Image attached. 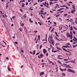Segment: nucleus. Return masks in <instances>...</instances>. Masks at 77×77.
Here are the masks:
<instances>
[{
	"mask_svg": "<svg viewBox=\"0 0 77 77\" xmlns=\"http://www.w3.org/2000/svg\"><path fill=\"white\" fill-rule=\"evenodd\" d=\"M57 40L59 41H60V40H61V41H66V40H63L62 39H60V40H59V39H57Z\"/></svg>",
	"mask_w": 77,
	"mask_h": 77,
	"instance_id": "obj_18",
	"label": "nucleus"
},
{
	"mask_svg": "<svg viewBox=\"0 0 77 77\" xmlns=\"http://www.w3.org/2000/svg\"><path fill=\"white\" fill-rule=\"evenodd\" d=\"M67 71H68V72H72L73 73H75V71L70 69H68Z\"/></svg>",
	"mask_w": 77,
	"mask_h": 77,
	"instance_id": "obj_2",
	"label": "nucleus"
},
{
	"mask_svg": "<svg viewBox=\"0 0 77 77\" xmlns=\"http://www.w3.org/2000/svg\"><path fill=\"white\" fill-rule=\"evenodd\" d=\"M2 42H4V43H5V45H7V44H6V43L5 42V41H2Z\"/></svg>",
	"mask_w": 77,
	"mask_h": 77,
	"instance_id": "obj_29",
	"label": "nucleus"
},
{
	"mask_svg": "<svg viewBox=\"0 0 77 77\" xmlns=\"http://www.w3.org/2000/svg\"><path fill=\"white\" fill-rule=\"evenodd\" d=\"M76 10L75 9L74 10V9H72V11H73V12H75V11Z\"/></svg>",
	"mask_w": 77,
	"mask_h": 77,
	"instance_id": "obj_40",
	"label": "nucleus"
},
{
	"mask_svg": "<svg viewBox=\"0 0 77 77\" xmlns=\"http://www.w3.org/2000/svg\"><path fill=\"white\" fill-rule=\"evenodd\" d=\"M69 3H71V4H72V2H71V1H70L69 2Z\"/></svg>",
	"mask_w": 77,
	"mask_h": 77,
	"instance_id": "obj_52",
	"label": "nucleus"
},
{
	"mask_svg": "<svg viewBox=\"0 0 77 77\" xmlns=\"http://www.w3.org/2000/svg\"><path fill=\"white\" fill-rule=\"evenodd\" d=\"M40 35H38V39H40Z\"/></svg>",
	"mask_w": 77,
	"mask_h": 77,
	"instance_id": "obj_36",
	"label": "nucleus"
},
{
	"mask_svg": "<svg viewBox=\"0 0 77 77\" xmlns=\"http://www.w3.org/2000/svg\"><path fill=\"white\" fill-rule=\"evenodd\" d=\"M67 15H68V14H64V17H66V16H67Z\"/></svg>",
	"mask_w": 77,
	"mask_h": 77,
	"instance_id": "obj_25",
	"label": "nucleus"
},
{
	"mask_svg": "<svg viewBox=\"0 0 77 77\" xmlns=\"http://www.w3.org/2000/svg\"><path fill=\"white\" fill-rule=\"evenodd\" d=\"M43 11H43V10H41L40 11V12H41V13H42Z\"/></svg>",
	"mask_w": 77,
	"mask_h": 77,
	"instance_id": "obj_58",
	"label": "nucleus"
},
{
	"mask_svg": "<svg viewBox=\"0 0 77 77\" xmlns=\"http://www.w3.org/2000/svg\"><path fill=\"white\" fill-rule=\"evenodd\" d=\"M49 38L50 39H53V37H52V35H51L49 37Z\"/></svg>",
	"mask_w": 77,
	"mask_h": 77,
	"instance_id": "obj_12",
	"label": "nucleus"
},
{
	"mask_svg": "<svg viewBox=\"0 0 77 77\" xmlns=\"http://www.w3.org/2000/svg\"><path fill=\"white\" fill-rule=\"evenodd\" d=\"M48 41L49 42H50H50L53 45H54V42H53V39H48Z\"/></svg>",
	"mask_w": 77,
	"mask_h": 77,
	"instance_id": "obj_3",
	"label": "nucleus"
},
{
	"mask_svg": "<svg viewBox=\"0 0 77 77\" xmlns=\"http://www.w3.org/2000/svg\"><path fill=\"white\" fill-rule=\"evenodd\" d=\"M52 65H54V64L53 62H52Z\"/></svg>",
	"mask_w": 77,
	"mask_h": 77,
	"instance_id": "obj_55",
	"label": "nucleus"
},
{
	"mask_svg": "<svg viewBox=\"0 0 77 77\" xmlns=\"http://www.w3.org/2000/svg\"><path fill=\"white\" fill-rule=\"evenodd\" d=\"M59 30H61V29H62V27H61L60 28V27L59 26Z\"/></svg>",
	"mask_w": 77,
	"mask_h": 77,
	"instance_id": "obj_38",
	"label": "nucleus"
},
{
	"mask_svg": "<svg viewBox=\"0 0 77 77\" xmlns=\"http://www.w3.org/2000/svg\"><path fill=\"white\" fill-rule=\"evenodd\" d=\"M57 48V50H61V49L60 48H59L58 47H56Z\"/></svg>",
	"mask_w": 77,
	"mask_h": 77,
	"instance_id": "obj_21",
	"label": "nucleus"
},
{
	"mask_svg": "<svg viewBox=\"0 0 77 77\" xmlns=\"http://www.w3.org/2000/svg\"><path fill=\"white\" fill-rule=\"evenodd\" d=\"M72 31H70V34L72 35Z\"/></svg>",
	"mask_w": 77,
	"mask_h": 77,
	"instance_id": "obj_62",
	"label": "nucleus"
},
{
	"mask_svg": "<svg viewBox=\"0 0 77 77\" xmlns=\"http://www.w3.org/2000/svg\"><path fill=\"white\" fill-rule=\"evenodd\" d=\"M57 51H54V53H56V52H57Z\"/></svg>",
	"mask_w": 77,
	"mask_h": 77,
	"instance_id": "obj_47",
	"label": "nucleus"
},
{
	"mask_svg": "<svg viewBox=\"0 0 77 77\" xmlns=\"http://www.w3.org/2000/svg\"><path fill=\"white\" fill-rule=\"evenodd\" d=\"M71 13H72V14H74V11H71Z\"/></svg>",
	"mask_w": 77,
	"mask_h": 77,
	"instance_id": "obj_39",
	"label": "nucleus"
},
{
	"mask_svg": "<svg viewBox=\"0 0 77 77\" xmlns=\"http://www.w3.org/2000/svg\"><path fill=\"white\" fill-rule=\"evenodd\" d=\"M63 47H64V48H72V46H62Z\"/></svg>",
	"mask_w": 77,
	"mask_h": 77,
	"instance_id": "obj_4",
	"label": "nucleus"
},
{
	"mask_svg": "<svg viewBox=\"0 0 77 77\" xmlns=\"http://www.w3.org/2000/svg\"><path fill=\"white\" fill-rule=\"evenodd\" d=\"M22 6L23 8H24V4H23H23L22 5Z\"/></svg>",
	"mask_w": 77,
	"mask_h": 77,
	"instance_id": "obj_45",
	"label": "nucleus"
},
{
	"mask_svg": "<svg viewBox=\"0 0 77 77\" xmlns=\"http://www.w3.org/2000/svg\"><path fill=\"white\" fill-rule=\"evenodd\" d=\"M64 12L63 11H60V12L61 14H62V12Z\"/></svg>",
	"mask_w": 77,
	"mask_h": 77,
	"instance_id": "obj_54",
	"label": "nucleus"
},
{
	"mask_svg": "<svg viewBox=\"0 0 77 77\" xmlns=\"http://www.w3.org/2000/svg\"><path fill=\"white\" fill-rule=\"evenodd\" d=\"M54 28L53 29L51 30V33H52V32H53V30H54Z\"/></svg>",
	"mask_w": 77,
	"mask_h": 77,
	"instance_id": "obj_20",
	"label": "nucleus"
},
{
	"mask_svg": "<svg viewBox=\"0 0 77 77\" xmlns=\"http://www.w3.org/2000/svg\"><path fill=\"white\" fill-rule=\"evenodd\" d=\"M64 61H67L68 59H64Z\"/></svg>",
	"mask_w": 77,
	"mask_h": 77,
	"instance_id": "obj_41",
	"label": "nucleus"
},
{
	"mask_svg": "<svg viewBox=\"0 0 77 77\" xmlns=\"http://www.w3.org/2000/svg\"><path fill=\"white\" fill-rule=\"evenodd\" d=\"M12 18H13V19H14L15 18V16H13V17H12Z\"/></svg>",
	"mask_w": 77,
	"mask_h": 77,
	"instance_id": "obj_35",
	"label": "nucleus"
},
{
	"mask_svg": "<svg viewBox=\"0 0 77 77\" xmlns=\"http://www.w3.org/2000/svg\"><path fill=\"white\" fill-rule=\"evenodd\" d=\"M32 7H30L29 8V9L31 10V11H32V10H33V9H32Z\"/></svg>",
	"mask_w": 77,
	"mask_h": 77,
	"instance_id": "obj_33",
	"label": "nucleus"
},
{
	"mask_svg": "<svg viewBox=\"0 0 77 77\" xmlns=\"http://www.w3.org/2000/svg\"><path fill=\"white\" fill-rule=\"evenodd\" d=\"M60 71H63V69H62V68H61V67L60 68Z\"/></svg>",
	"mask_w": 77,
	"mask_h": 77,
	"instance_id": "obj_14",
	"label": "nucleus"
},
{
	"mask_svg": "<svg viewBox=\"0 0 77 77\" xmlns=\"http://www.w3.org/2000/svg\"><path fill=\"white\" fill-rule=\"evenodd\" d=\"M8 71H11V69L10 68V67H9V66H8Z\"/></svg>",
	"mask_w": 77,
	"mask_h": 77,
	"instance_id": "obj_10",
	"label": "nucleus"
},
{
	"mask_svg": "<svg viewBox=\"0 0 77 77\" xmlns=\"http://www.w3.org/2000/svg\"><path fill=\"white\" fill-rule=\"evenodd\" d=\"M70 37H71L70 39H72V35H70Z\"/></svg>",
	"mask_w": 77,
	"mask_h": 77,
	"instance_id": "obj_23",
	"label": "nucleus"
},
{
	"mask_svg": "<svg viewBox=\"0 0 77 77\" xmlns=\"http://www.w3.org/2000/svg\"><path fill=\"white\" fill-rule=\"evenodd\" d=\"M43 5L46 7H47V8H49V7L48 6H49V4H48V3H47L46 1L45 2V4L44 3H43Z\"/></svg>",
	"mask_w": 77,
	"mask_h": 77,
	"instance_id": "obj_1",
	"label": "nucleus"
},
{
	"mask_svg": "<svg viewBox=\"0 0 77 77\" xmlns=\"http://www.w3.org/2000/svg\"><path fill=\"white\" fill-rule=\"evenodd\" d=\"M67 36H68V37H70V35L69 34H68V35H67Z\"/></svg>",
	"mask_w": 77,
	"mask_h": 77,
	"instance_id": "obj_48",
	"label": "nucleus"
},
{
	"mask_svg": "<svg viewBox=\"0 0 77 77\" xmlns=\"http://www.w3.org/2000/svg\"><path fill=\"white\" fill-rule=\"evenodd\" d=\"M60 16V14H58V15H57L56 16V17H59V16Z\"/></svg>",
	"mask_w": 77,
	"mask_h": 77,
	"instance_id": "obj_31",
	"label": "nucleus"
},
{
	"mask_svg": "<svg viewBox=\"0 0 77 77\" xmlns=\"http://www.w3.org/2000/svg\"><path fill=\"white\" fill-rule=\"evenodd\" d=\"M50 1H55V2H57V0H50Z\"/></svg>",
	"mask_w": 77,
	"mask_h": 77,
	"instance_id": "obj_22",
	"label": "nucleus"
},
{
	"mask_svg": "<svg viewBox=\"0 0 77 77\" xmlns=\"http://www.w3.org/2000/svg\"><path fill=\"white\" fill-rule=\"evenodd\" d=\"M72 29H73V28H72V26H70V31H71V30H72Z\"/></svg>",
	"mask_w": 77,
	"mask_h": 77,
	"instance_id": "obj_16",
	"label": "nucleus"
},
{
	"mask_svg": "<svg viewBox=\"0 0 77 77\" xmlns=\"http://www.w3.org/2000/svg\"><path fill=\"white\" fill-rule=\"evenodd\" d=\"M8 4H7L6 5V9H7L8 8Z\"/></svg>",
	"mask_w": 77,
	"mask_h": 77,
	"instance_id": "obj_27",
	"label": "nucleus"
},
{
	"mask_svg": "<svg viewBox=\"0 0 77 77\" xmlns=\"http://www.w3.org/2000/svg\"><path fill=\"white\" fill-rule=\"evenodd\" d=\"M24 23H22V26H24Z\"/></svg>",
	"mask_w": 77,
	"mask_h": 77,
	"instance_id": "obj_60",
	"label": "nucleus"
},
{
	"mask_svg": "<svg viewBox=\"0 0 77 77\" xmlns=\"http://www.w3.org/2000/svg\"><path fill=\"white\" fill-rule=\"evenodd\" d=\"M26 6H27V5H28V2H26Z\"/></svg>",
	"mask_w": 77,
	"mask_h": 77,
	"instance_id": "obj_50",
	"label": "nucleus"
},
{
	"mask_svg": "<svg viewBox=\"0 0 77 77\" xmlns=\"http://www.w3.org/2000/svg\"><path fill=\"white\" fill-rule=\"evenodd\" d=\"M71 61H67V62H66V63H69V62H70Z\"/></svg>",
	"mask_w": 77,
	"mask_h": 77,
	"instance_id": "obj_43",
	"label": "nucleus"
},
{
	"mask_svg": "<svg viewBox=\"0 0 77 77\" xmlns=\"http://www.w3.org/2000/svg\"><path fill=\"white\" fill-rule=\"evenodd\" d=\"M57 62H58V63H60V64H62V63H61V62H60L59 60L57 61Z\"/></svg>",
	"mask_w": 77,
	"mask_h": 77,
	"instance_id": "obj_24",
	"label": "nucleus"
},
{
	"mask_svg": "<svg viewBox=\"0 0 77 77\" xmlns=\"http://www.w3.org/2000/svg\"><path fill=\"white\" fill-rule=\"evenodd\" d=\"M43 53H44V54H45L46 53H47V51H46V50L45 49H43Z\"/></svg>",
	"mask_w": 77,
	"mask_h": 77,
	"instance_id": "obj_7",
	"label": "nucleus"
},
{
	"mask_svg": "<svg viewBox=\"0 0 77 77\" xmlns=\"http://www.w3.org/2000/svg\"><path fill=\"white\" fill-rule=\"evenodd\" d=\"M73 40L75 42H77V39H73Z\"/></svg>",
	"mask_w": 77,
	"mask_h": 77,
	"instance_id": "obj_15",
	"label": "nucleus"
},
{
	"mask_svg": "<svg viewBox=\"0 0 77 77\" xmlns=\"http://www.w3.org/2000/svg\"><path fill=\"white\" fill-rule=\"evenodd\" d=\"M46 41V42H45L44 43V44H46L47 42V39H46L45 40L43 39L42 40V41Z\"/></svg>",
	"mask_w": 77,
	"mask_h": 77,
	"instance_id": "obj_8",
	"label": "nucleus"
},
{
	"mask_svg": "<svg viewBox=\"0 0 77 77\" xmlns=\"http://www.w3.org/2000/svg\"><path fill=\"white\" fill-rule=\"evenodd\" d=\"M49 19H51V18H50V17H49L47 18V20H49Z\"/></svg>",
	"mask_w": 77,
	"mask_h": 77,
	"instance_id": "obj_56",
	"label": "nucleus"
},
{
	"mask_svg": "<svg viewBox=\"0 0 77 77\" xmlns=\"http://www.w3.org/2000/svg\"><path fill=\"white\" fill-rule=\"evenodd\" d=\"M60 11V9H58V10H57V11Z\"/></svg>",
	"mask_w": 77,
	"mask_h": 77,
	"instance_id": "obj_64",
	"label": "nucleus"
},
{
	"mask_svg": "<svg viewBox=\"0 0 77 77\" xmlns=\"http://www.w3.org/2000/svg\"><path fill=\"white\" fill-rule=\"evenodd\" d=\"M29 20L30 23H33V21H32V20H31V19H29Z\"/></svg>",
	"mask_w": 77,
	"mask_h": 77,
	"instance_id": "obj_17",
	"label": "nucleus"
},
{
	"mask_svg": "<svg viewBox=\"0 0 77 77\" xmlns=\"http://www.w3.org/2000/svg\"><path fill=\"white\" fill-rule=\"evenodd\" d=\"M48 53H47L46 54V56H48Z\"/></svg>",
	"mask_w": 77,
	"mask_h": 77,
	"instance_id": "obj_61",
	"label": "nucleus"
},
{
	"mask_svg": "<svg viewBox=\"0 0 77 77\" xmlns=\"http://www.w3.org/2000/svg\"><path fill=\"white\" fill-rule=\"evenodd\" d=\"M60 45V44H59V43H56L55 44V45L56 46H57V45Z\"/></svg>",
	"mask_w": 77,
	"mask_h": 77,
	"instance_id": "obj_32",
	"label": "nucleus"
},
{
	"mask_svg": "<svg viewBox=\"0 0 77 77\" xmlns=\"http://www.w3.org/2000/svg\"><path fill=\"white\" fill-rule=\"evenodd\" d=\"M73 27L74 29H75V30H77V28H76L75 26H73Z\"/></svg>",
	"mask_w": 77,
	"mask_h": 77,
	"instance_id": "obj_26",
	"label": "nucleus"
},
{
	"mask_svg": "<svg viewBox=\"0 0 77 77\" xmlns=\"http://www.w3.org/2000/svg\"><path fill=\"white\" fill-rule=\"evenodd\" d=\"M40 56L41 57H43V56H44V55H43L42 54H40Z\"/></svg>",
	"mask_w": 77,
	"mask_h": 77,
	"instance_id": "obj_34",
	"label": "nucleus"
},
{
	"mask_svg": "<svg viewBox=\"0 0 77 77\" xmlns=\"http://www.w3.org/2000/svg\"><path fill=\"white\" fill-rule=\"evenodd\" d=\"M35 24H38V23H37V22L36 21L35 22Z\"/></svg>",
	"mask_w": 77,
	"mask_h": 77,
	"instance_id": "obj_53",
	"label": "nucleus"
},
{
	"mask_svg": "<svg viewBox=\"0 0 77 77\" xmlns=\"http://www.w3.org/2000/svg\"><path fill=\"white\" fill-rule=\"evenodd\" d=\"M71 62H72V63H74V61L72 60V61H71Z\"/></svg>",
	"mask_w": 77,
	"mask_h": 77,
	"instance_id": "obj_49",
	"label": "nucleus"
},
{
	"mask_svg": "<svg viewBox=\"0 0 77 77\" xmlns=\"http://www.w3.org/2000/svg\"><path fill=\"white\" fill-rule=\"evenodd\" d=\"M57 59H60V60H61V59H63V58H61L60 57H57Z\"/></svg>",
	"mask_w": 77,
	"mask_h": 77,
	"instance_id": "obj_19",
	"label": "nucleus"
},
{
	"mask_svg": "<svg viewBox=\"0 0 77 77\" xmlns=\"http://www.w3.org/2000/svg\"><path fill=\"white\" fill-rule=\"evenodd\" d=\"M42 48V45H40V49H41Z\"/></svg>",
	"mask_w": 77,
	"mask_h": 77,
	"instance_id": "obj_44",
	"label": "nucleus"
},
{
	"mask_svg": "<svg viewBox=\"0 0 77 77\" xmlns=\"http://www.w3.org/2000/svg\"><path fill=\"white\" fill-rule=\"evenodd\" d=\"M72 8L73 9H75V7H72Z\"/></svg>",
	"mask_w": 77,
	"mask_h": 77,
	"instance_id": "obj_59",
	"label": "nucleus"
},
{
	"mask_svg": "<svg viewBox=\"0 0 77 77\" xmlns=\"http://www.w3.org/2000/svg\"><path fill=\"white\" fill-rule=\"evenodd\" d=\"M50 5H51L53 4V3L52 2H50Z\"/></svg>",
	"mask_w": 77,
	"mask_h": 77,
	"instance_id": "obj_30",
	"label": "nucleus"
},
{
	"mask_svg": "<svg viewBox=\"0 0 77 77\" xmlns=\"http://www.w3.org/2000/svg\"><path fill=\"white\" fill-rule=\"evenodd\" d=\"M62 48H63V50H64V51H67V52H68V53H71V52H70V51L66 50V49H65V48H63V47H62Z\"/></svg>",
	"mask_w": 77,
	"mask_h": 77,
	"instance_id": "obj_5",
	"label": "nucleus"
},
{
	"mask_svg": "<svg viewBox=\"0 0 77 77\" xmlns=\"http://www.w3.org/2000/svg\"><path fill=\"white\" fill-rule=\"evenodd\" d=\"M66 75V74L65 73H62V76H65Z\"/></svg>",
	"mask_w": 77,
	"mask_h": 77,
	"instance_id": "obj_11",
	"label": "nucleus"
},
{
	"mask_svg": "<svg viewBox=\"0 0 77 77\" xmlns=\"http://www.w3.org/2000/svg\"><path fill=\"white\" fill-rule=\"evenodd\" d=\"M66 46H68V45H69V47H70V46H71V45H70V44L69 43H67L66 44Z\"/></svg>",
	"mask_w": 77,
	"mask_h": 77,
	"instance_id": "obj_9",
	"label": "nucleus"
},
{
	"mask_svg": "<svg viewBox=\"0 0 77 77\" xmlns=\"http://www.w3.org/2000/svg\"><path fill=\"white\" fill-rule=\"evenodd\" d=\"M38 59H41V57L39 55L38 56Z\"/></svg>",
	"mask_w": 77,
	"mask_h": 77,
	"instance_id": "obj_46",
	"label": "nucleus"
},
{
	"mask_svg": "<svg viewBox=\"0 0 77 77\" xmlns=\"http://www.w3.org/2000/svg\"><path fill=\"white\" fill-rule=\"evenodd\" d=\"M37 4H38L37 3H35V4L33 5V6H35V5H37Z\"/></svg>",
	"mask_w": 77,
	"mask_h": 77,
	"instance_id": "obj_37",
	"label": "nucleus"
},
{
	"mask_svg": "<svg viewBox=\"0 0 77 77\" xmlns=\"http://www.w3.org/2000/svg\"><path fill=\"white\" fill-rule=\"evenodd\" d=\"M43 74H44V72H41L40 73V75L41 76L43 75Z\"/></svg>",
	"mask_w": 77,
	"mask_h": 77,
	"instance_id": "obj_6",
	"label": "nucleus"
},
{
	"mask_svg": "<svg viewBox=\"0 0 77 77\" xmlns=\"http://www.w3.org/2000/svg\"><path fill=\"white\" fill-rule=\"evenodd\" d=\"M20 11H21V12H23V10L20 9Z\"/></svg>",
	"mask_w": 77,
	"mask_h": 77,
	"instance_id": "obj_63",
	"label": "nucleus"
},
{
	"mask_svg": "<svg viewBox=\"0 0 77 77\" xmlns=\"http://www.w3.org/2000/svg\"><path fill=\"white\" fill-rule=\"evenodd\" d=\"M15 43L16 44H18V42H15Z\"/></svg>",
	"mask_w": 77,
	"mask_h": 77,
	"instance_id": "obj_57",
	"label": "nucleus"
},
{
	"mask_svg": "<svg viewBox=\"0 0 77 77\" xmlns=\"http://www.w3.org/2000/svg\"><path fill=\"white\" fill-rule=\"evenodd\" d=\"M60 10L61 11V10H62L63 9H64V8H60Z\"/></svg>",
	"mask_w": 77,
	"mask_h": 77,
	"instance_id": "obj_42",
	"label": "nucleus"
},
{
	"mask_svg": "<svg viewBox=\"0 0 77 77\" xmlns=\"http://www.w3.org/2000/svg\"><path fill=\"white\" fill-rule=\"evenodd\" d=\"M35 51H36L35 50H34L33 51V52L32 54H33V55L35 54Z\"/></svg>",
	"mask_w": 77,
	"mask_h": 77,
	"instance_id": "obj_13",
	"label": "nucleus"
},
{
	"mask_svg": "<svg viewBox=\"0 0 77 77\" xmlns=\"http://www.w3.org/2000/svg\"><path fill=\"white\" fill-rule=\"evenodd\" d=\"M72 32L74 34H75V31L73 30H72Z\"/></svg>",
	"mask_w": 77,
	"mask_h": 77,
	"instance_id": "obj_28",
	"label": "nucleus"
},
{
	"mask_svg": "<svg viewBox=\"0 0 77 77\" xmlns=\"http://www.w3.org/2000/svg\"><path fill=\"white\" fill-rule=\"evenodd\" d=\"M40 53H37L36 54V56H37V55H38Z\"/></svg>",
	"mask_w": 77,
	"mask_h": 77,
	"instance_id": "obj_51",
	"label": "nucleus"
}]
</instances>
